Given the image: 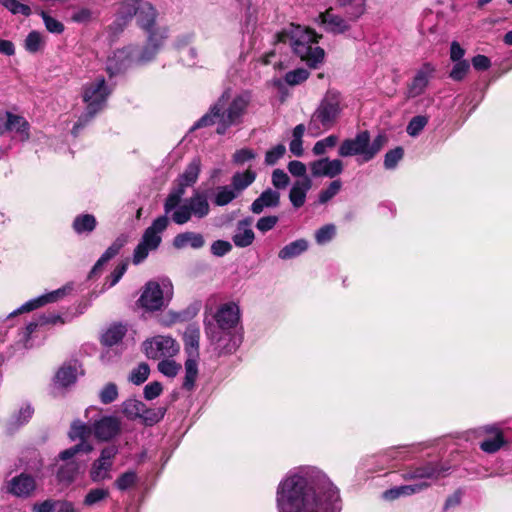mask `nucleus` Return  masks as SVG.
Instances as JSON below:
<instances>
[{
  "label": "nucleus",
  "mask_w": 512,
  "mask_h": 512,
  "mask_svg": "<svg viewBox=\"0 0 512 512\" xmlns=\"http://www.w3.org/2000/svg\"><path fill=\"white\" fill-rule=\"evenodd\" d=\"M205 240L202 234L187 231L176 235L173 239V246L177 249H183L191 247L193 249H199L203 247Z\"/></svg>",
  "instance_id": "obj_27"
},
{
  "label": "nucleus",
  "mask_w": 512,
  "mask_h": 512,
  "mask_svg": "<svg viewBox=\"0 0 512 512\" xmlns=\"http://www.w3.org/2000/svg\"><path fill=\"white\" fill-rule=\"evenodd\" d=\"M427 123H428L427 116L417 115L409 121L406 131L410 136L416 137L421 133V131L424 129V127L427 125Z\"/></svg>",
  "instance_id": "obj_51"
},
{
  "label": "nucleus",
  "mask_w": 512,
  "mask_h": 512,
  "mask_svg": "<svg viewBox=\"0 0 512 512\" xmlns=\"http://www.w3.org/2000/svg\"><path fill=\"white\" fill-rule=\"evenodd\" d=\"M318 21L324 30L333 34H341L349 30L350 19H345L334 13L332 8L318 15Z\"/></svg>",
  "instance_id": "obj_18"
},
{
  "label": "nucleus",
  "mask_w": 512,
  "mask_h": 512,
  "mask_svg": "<svg viewBox=\"0 0 512 512\" xmlns=\"http://www.w3.org/2000/svg\"><path fill=\"white\" fill-rule=\"evenodd\" d=\"M239 195L230 185L218 186L213 193V203L217 206H226Z\"/></svg>",
  "instance_id": "obj_37"
},
{
  "label": "nucleus",
  "mask_w": 512,
  "mask_h": 512,
  "mask_svg": "<svg viewBox=\"0 0 512 512\" xmlns=\"http://www.w3.org/2000/svg\"><path fill=\"white\" fill-rule=\"evenodd\" d=\"M433 73H434V67L429 63L424 64L416 72L411 83L408 85L407 96L409 98H415V97L421 95L425 91L426 87L428 86V83H429L430 79L432 78Z\"/></svg>",
  "instance_id": "obj_21"
},
{
  "label": "nucleus",
  "mask_w": 512,
  "mask_h": 512,
  "mask_svg": "<svg viewBox=\"0 0 512 512\" xmlns=\"http://www.w3.org/2000/svg\"><path fill=\"white\" fill-rule=\"evenodd\" d=\"M339 113V95L336 92L328 91L310 118L308 123L309 134L316 137L330 129L334 125Z\"/></svg>",
  "instance_id": "obj_8"
},
{
  "label": "nucleus",
  "mask_w": 512,
  "mask_h": 512,
  "mask_svg": "<svg viewBox=\"0 0 512 512\" xmlns=\"http://www.w3.org/2000/svg\"><path fill=\"white\" fill-rule=\"evenodd\" d=\"M36 488V479L25 472L12 477L6 482V491L18 498H29Z\"/></svg>",
  "instance_id": "obj_15"
},
{
  "label": "nucleus",
  "mask_w": 512,
  "mask_h": 512,
  "mask_svg": "<svg viewBox=\"0 0 512 512\" xmlns=\"http://www.w3.org/2000/svg\"><path fill=\"white\" fill-rule=\"evenodd\" d=\"M200 168L201 161L199 158L195 157L179 176L178 187L166 198L164 204L165 215L156 218L151 226L144 231L140 242L134 250L132 261L135 265L142 263L147 258L150 251H154L159 247L162 241L161 234L169 224L167 215L179 204L185 193V188L196 183Z\"/></svg>",
  "instance_id": "obj_2"
},
{
  "label": "nucleus",
  "mask_w": 512,
  "mask_h": 512,
  "mask_svg": "<svg viewBox=\"0 0 512 512\" xmlns=\"http://www.w3.org/2000/svg\"><path fill=\"white\" fill-rule=\"evenodd\" d=\"M121 430V421L115 416H103L92 424L94 436L100 441H108Z\"/></svg>",
  "instance_id": "obj_17"
},
{
  "label": "nucleus",
  "mask_w": 512,
  "mask_h": 512,
  "mask_svg": "<svg viewBox=\"0 0 512 512\" xmlns=\"http://www.w3.org/2000/svg\"><path fill=\"white\" fill-rule=\"evenodd\" d=\"M251 101L250 92H233L228 88L223 91L209 111L193 125V129L216 124V132L223 135L230 127L240 125L243 122Z\"/></svg>",
  "instance_id": "obj_3"
},
{
  "label": "nucleus",
  "mask_w": 512,
  "mask_h": 512,
  "mask_svg": "<svg viewBox=\"0 0 512 512\" xmlns=\"http://www.w3.org/2000/svg\"><path fill=\"white\" fill-rule=\"evenodd\" d=\"M138 482L137 473L133 470L126 471L118 476V478L114 482V486L119 491H127L128 489L134 487Z\"/></svg>",
  "instance_id": "obj_46"
},
{
  "label": "nucleus",
  "mask_w": 512,
  "mask_h": 512,
  "mask_svg": "<svg viewBox=\"0 0 512 512\" xmlns=\"http://www.w3.org/2000/svg\"><path fill=\"white\" fill-rule=\"evenodd\" d=\"M448 468H444L438 463H426L420 466L411 467L403 473L406 481L413 483L407 485L396 486L383 493L386 500H395L401 496H410L426 490L431 482L437 480L443 472Z\"/></svg>",
  "instance_id": "obj_6"
},
{
  "label": "nucleus",
  "mask_w": 512,
  "mask_h": 512,
  "mask_svg": "<svg viewBox=\"0 0 512 512\" xmlns=\"http://www.w3.org/2000/svg\"><path fill=\"white\" fill-rule=\"evenodd\" d=\"M79 374V365L75 362H69L59 368L55 375V384L60 387H68L76 382Z\"/></svg>",
  "instance_id": "obj_25"
},
{
  "label": "nucleus",
  "mask_w": 512,
  "mask_h": 512,
  "mask_svg": "<svg viewBox=\"0 0 512 512\" xmlns=\"http://www.w3.org/2000/svg\"><path fill=\"white\" fill-rule=\"evenodd\" d=\"M97 226V220L94 215L83 213L77 215L72 222V229L77 235H89Z\"/></svg>",
  "instance_id": "obj_29"
},
{
  "label": "nucleus",
  "mask_w": 512,
  "mask_h": 512,
  "mask_svg": "<svg viewBox=\"0 0 512 512\" xmlns=\"http://www.w3.org/2000/svg\"><path fill=\"white\" fill-rule=\"evenodd\" d=\"M93 449L89 442H80L59 454V459L65 462L73 461L72 458L78 453H89Z\"/></svg>",
  "instance_id": "obj_48"
},
{
  "label": "nucleus",
  "mask_w": 512,
  "mask_h": 512,
  "mask_svg": "<svg viewBox=\"0 0 512 512\" xmlns=\"http://www.w3.org/2000/svg\"><path fill=\"white\" fill-rule=\"evenodd\" d=\"M133 53L134 50L130 45H128L121 49H117L112 53V55L108 56L106 61V71L110 77L116 76L135 65Z\"/></svg>",
  "instance_id": "obj_14"
},
{
  "label": "nucleus",
  "mask_w": 512,
  "mask_h": 512,
  "mask_svg": "<svg viewBox=\"0 0 512 512\" xmlns=\"http://www.w3.org/2000/svg\"><path fill=\"white\" fill-rule=\"evenodd\" d=\"M172 297V282L167 278H163L159 281L147 282L143 287L138 303L147 311H158L166 307Z\"/></svg>",
  "instance_id": "obj_9"
},
{
  "label": "nucleus",
  "mask_w": 512,
  "mask_h": 512,
  "mask_svg": "<svg viewBox=\"0 0 512 512\" xmlns=\"http://www.w3.org/2000/svg\"><path fill=\"white\" fill-rule=\"evenodd\" d=\"M286 148L282 144H278L272 149L268 150L265 155V163L267 165H274L277 161L284 156Z\"/></svg>",
  "instance_id": "obj_63"
},
{
  "label": "nucleus",
  "mask_w": 512,
  "mask_h": 512,
  "mask_svg": "<svg viewBox=\"0 0 512 512\" xmlns=\"http://www.w3.org/2000/svg\"><path fill=\"white\" fill-rule=\"evenodd\" d=\"M241 311L237 303L220 304L213 314L215 325L207 327V334L216 348L225 354L235 352L242 343Z\"/></svg>",
  "instance_id": "obj_4"
},
{
  "label": "nucleus",
  "mask_w": 512,
  "mask_h": 512,
  "mask_svg": "<svg viewBox=\"0 0 512 512\" xmlns=\"http://www.w3.org/2000/svg\"><path fill=\"white\" fill-rule=\"evenodd\" d=\"M166 413V409L163 407L158 408H147L144 405L143 413L141 414L140 420L146 426H153L163 419Z\"/></svg>",
  "instance_id": "obj_44"
},
{
  "label": "nucleus",
  "mask_w": 512,
  "mask_h": 512,
  "mask_svg": "<svg viewBox=\"0 0 512 512\" xmlns=\"http://www.w3.org/2000/svg\"><path fill=\"white\" fill-rule=\"evenodd\" d=\"M117 452L116 446H107L101 450L100 456L93 461L89 470L92 482L100 483L112 478L111 471Z\"/></svg>",
  "instance_id": "obj_11"
},
{
  "label": "nucleus",
  "mask_w": 512,
  "mask_h": 512,
  "mask_svg": "<svg viewBox=\"0 0 512 512\" xmlns=\"http://www.w3.org/2000/svg\"><path fill=\"white\" fill-rule=\"evenodd\" d=\"M34 414V408L29 403H24L19 410L15 412L10 419L9 425L12 429H17L29 422Z\"/></svg>",
  "instance_id": "obj_39"
},
{
  "label": "nucleus",
  "mask_w": 512,
  "mask_h": 512,
  "mask_svg": "<svg viewBox=\"0 0 512 512\" xmlns=\"http://www.w3.org/2000/svg\"><path fill=\"white\" fill-rule=\"evenodd\" d=\"M149 372V366L146 363H141L132 370L129 375V380L135 385H140L147 380Z\"/></svg>",
  "instance_id": "obj_55"
},
{
  "label": "nucleus",
  "mask_w": 512,
  "mask_h": 512,
  "mask_svg": "<svg viewBox=\"0 0 512 512\" xmlns=\"http://www.w3.org/2000/svg\"><path fill=\"white\" fill-rule=\"evenodd\" d=\"M93 449L89 442H80L59 454V459L65 462L73 461L72 458L78 453H89Z\"/></svg>",
  "instance_id": "obj_47"
},
{
  "label": "nucleus",
  "mask_w": 512,
  "mask_h": 512,
  "mask_svg": "<svg viewBox=\"0 0 512 512\" xmlns=\"http://www.w3.org/2000/svg\"><path fill=\"white\" fill-rule=\"evenodd\" d=\"M278 43H288L293 52L308 66L316 68L324 59L325 52L318 46V38L313 30L290 24L277 33Z\"/></svg>",
  "instance_id": "obj_5"
},
{
  "label": "nucleus",
  "mask_w": 512,
  "mask_h": 512,
  "mask_svg": "<svg viewBox=\"0 0 512 512\" xmlns=\"http://www.w3.org/2000/svg\"><path fill=\"white\" fill-rule=\"evenodd\" d=\"M251 225V218H246L238 222L235 233L232 237V240L237 247L244 248L253 243L255 234Z\"/></svg>",
  "instance_id": "obj_23"
},
{
  "label": "nucleus",
  "mask_w": 512,
  "mask_h": 512,
  "mask_svg": "<svg viewBox=\"0 0 512 512\" xmlns=\"http://www.w3.org/2000/svg\"><path fill=\"white\" fill-rule=\"evenodd\" d=\"M130 47L134 50L133 58L135 59L136 66H142L151 62L159 52L148 42L143 46L130 45Z\"/></svg>",
  "instance_id": "obj_33"
},
{
  "label": "nucleus",
  "mask_w": 512,
  "mask_h": 512,
  "mask_svg": "<svg viewBox=\"0 0 512 512\" xmlns=\"http://www.w3.org/2000/svg\"><path fill=\"white\" fill-rule=\"evenodd\" d=\"M309 248V243L307 240L301 238L297 239L295 241H292L285 245L283 248L280 249L278 252V257L281 260H289L293 259L295 257L300 256L304 252H306Z\"/></svg>",
  "instance_id": "obj_30"
},
{
  "label": "nucleus",
  "mask_w": 512,
  "mask_h": 512,
  "mask_svg": "<svg viewBox=\"0 0 512 512\" xmlns=\"http://www.w3.org/2000/svg\"><path fill=\"white\" fill-rule=\"evenodd\" d=\"M144 30L148 34L147 42L156 48L157 51H160L169 36L168 28L165 26H152V28Z\"/></svg>",
  "instance_id": "obj_35"
},
{
  "label": "nucleus",
  "mask_w": 512,
  "mask_h": 512,
  "mask_svg": "<svg viewBox=\"0 0 512 512\" xmlns=\"http://www.w3.org/2000/svg\"><path fill=\"white\" fill-rule=\"evenodd\" d=\"M200 330L196 327H188L183 335L184 349L187 358L199 357Z\"/></svg>",
  "instance_id": "obj_28"
},
{
  "label": "nucleus",
  "mask_w": 512,
  "mask_h": 512,
  "mask_svg": "<svg viewBox=\"0 0 512 512\" xmlns=\"http://www.w3.org/2000/svg\"><path fill=\"white\" fill-rule=\"evenodd\" d=\"M110 496V492L108 488L105 487H95L90 489L84 499H83V505L85 507H94L102 502H105Z\"/></svg>",
  "instance_id": "obj_38"
},
{
  "label": "nucleus",
  "mask_w": 512,
  "mask_h": 512,
  "mask_svg": "<svg viewBox=\"0 0 512 512\" xmlns=\"http://www.w3.org/2000/svg\"><path fill=\"white\" fill-rule=\"evenodd\" d=\"M194 39V34L192 32H185L179 34L173 42L174 48L180 53L192 43Z\"/></svg>",
  "instance_id": "obj_64"
},
{
  "label": "nucleus",
  "mask_w": 512,
  "mask_h": 512,
  "mask_svg": "<svg viewBox=\"0 0 512 512\" xmlns=\"http://www.w3.org/2000/svg\"><path fill=\"white\" fill-rule=\"evenodd\" d=\"M342 187V183L340 180H334L332 181L328 188L325 190H322L319 194L318 201L320 204H325L329 200H331L334 196H336L340 189Z\"/></svg>",
  "instance_id": "obj_60"
},
{
  "label": "nucleus",
  "mask_w": 512,
  "mask_h": 512,
  "mask_svg": "<svg viewBox=\"0 0 512 512\" xmlns=\"http://www.w3.org/2000/svg\"><path fill=\"white\" fill-rule=\"evenodd\" d=\"M387 142V138L383 134L377 135L373 141H368L366 159L372 160L384 147Z\"/></svg>",
  "instance_id": "obj_53"
},
{
  "label": "nucleus",
  "mask_w": 512,
  "mask_h": 512,
  "mask_svg": "<svg viewBox=\"0 0 512 512\" xmlns=\"http://www.w3.org/2000/svg\"><path fill=\"white\" fill-rule=\"evenodd\" d=\"M341 7L347 8L349 19L356 21L365 12V0H337Z\"/></svg>",
  "instance_id": "obj_41"
},
{
  "label": "nucleus",
  "mask_w": 512,
  "mask_h": 512,
  "mask_svg": "<svg viewBox=\"0 0 512 512\" xmlns=\"http://www.w3.org/2000/svg\"><path fill=\"white\" fill-rule=\"evenodd\" d=\"M280 204V193L277 190L268 188L251 204V211L260 214L265 208H276Z\"/></svg>",
  "instance_id": "obj_22"
},
{
  "label": "nucleus",
  "mask_w": 512,
  "mask_h": 512,
  "mask_svg": "<svg viewBox=\"0 0 512 512\" xmlns=\"http://www.w3.org/2000/svg\"><path fill=\"white\" fill-rule=\"evenodd\" d=\"M8 131H15L21 141L29 139V123L21 116L7 112Z\"/></svg>",
  "instance_id": "obj_31"
},
{
  "label": "nucleus",
  "mask_w": 512,
  "mask_h": 512,
  "mask_svg": "<svg viewBox=\"0 0 512 512\" xmlns=\"http://www.w3.org/2000/svg\"><path fill=\"white\" fill-rule=\"evenodd\" d=\"M197 360L198 358H187L185 362V377L183 381V388L187 391L193 390L198 377Z\"/></svg>",
  "instance_id": "obj_40"
},
{
  "label": "nucleus",
  "mask_w": 512,
  "mask_h": 512,
  "mask_svg": "<svg viewBox=\"0 0 512 512\" xmlns=\"http://www.w3.org/2000/svg\"><path fill=\"white\" fill-rule=\"evenodd\" d=\"M43 46V39L39 32H30L25 39V49L30 53L38 52Z\"/></svg>",
  "instance_id": "obj_59"
},
{
  "label": "nucleus",
  "mask_w": 512,
  "mask_h": 512,
  "mask_svg": "<svg viewBox=\"0 0 512 512\" xmlns=\"http://www.w3.org/2000/svg\"><path fill=\"white\" fill-rule=\"evenodd\" d=\"M256 179V173L252 170L245 172H237L233 175L231 180V187L240 195L246 188H248Z\"/></svg>",
  "instance_id": "obj_36"
},
{
  "label": "nucleus",
  "mask_w": 512,
  "mask_h": 512,
  "mask_svg": "<svg viewBox=\"0 0 512 512\" xmlns=\"http://www.w3.org/2000/svg\"><path fill=\"white\" fill-rule=\"evenodd\" d=\"M124 245V241L121 240V239H117L115 240L107 249L106 251L102 254V256L98 259V261L95 263V265L93 266L91 272H90V275L89 277L90 278H93L94 276H96V274L98 272L101 271V269L103 268V266L110 260L112 259L114 256H116L119 251L121 250V248L123 247Z\"/></svg>",
  "instance_id": "obj_32"
},
{
  "label": "nucleus",
  "mask_w": 512,
  "mask_h": 512,
  "mask_svg": "<svg viewBox=\"0 0 512 512\" xmlns=\"http://www.w3.org/2000/svg\"><path fill=\"white\" fill-rule=\"evenodd\" d=\"M180 369L181 365L170 358L163 359L158 363V370L167 377H175Z\"/></svg>",
  "instance_id": "obj_56"
},
{
  "label": "nucleus",
  "mask_w": 512,
  "mask_h": 512,
  "mask_svg": "<svg viewBox=\"0 0 512 512\" xmlns=\"http://www.w3.org/2000/svg\"><path fill=\"white\" fill-rule=\"evenodd\" d=\"M144 352L148 358H171L179 351V345L170 336L158 335L143 344Z\"/></svg>",
  "instance_id": "obj_12"
},
{
  "label": "nucleus",
  "mask_w": 512,
  "mask_h": 512,
  "mask_svg": "<svg viewBox=\"0 0 512 512\" xmlns=\"http://www.w3.org/2000/svg\"><path fill=\"white\" fill-rule=\"evenodd\" d=\"M485 431L492 437L487 438L480 443L481 450L489 454L499 451L505 445L502 432L495 426H487Z\"/></svg>",
  "instance_id": "obj_26"
},
{
  "label": "nucleus",
  "mask_w": 512,
  "mask_h": 512,
  "mask_svg": "<svg viewBox=\"0 0 512 512\" xmlns=\"http://www.w3.org/2000/svg\"><path fill=\"white\" fill-rule=\"evenodd\" d=\"M336 235V226L326 224L315 231V241L318 245H325L333 240Z\"/></svg>",
  "instance_id": "obj_49"
},
{
  "label": "nucleus",
  "mask_w": 512,
  "mask_h": 512,
  "mask_svg": "<svg viewBox=\"0 0 512 512\" xmlns=\"http://www.w3.org/2000/svg\"><path fill=\"white\" fill-rule=\"evenodd\" d=\"M309 77V72L306 69L298 68L286 73L285 81L287 84L294 86L304 82Z\"/></svg>",
  "instance_id": "obj_61"
},
{
  "label": "nucleus",
  "mask_w": 512,
  "mask_h": 512,
  "mask_svg": "<svg viewBox=\"0 0 512 512\" xmlns=\"http://www.w3.org/2000/svg\"><path fill=\"white\" fill-rule=\"evenodd\" d=\"M311 173L314 177L334 178L343 171V162L340 159L322 158L310 164Z\"/></svg>",
  "instance_id": "obj_20"
},
{
  "label": "nucleus",
  "mask_w": 512,
  "mask_h": 512,
  "mask_svg": "<svg viewBox=\"0 0 512 512\" xmlns=\"http://www.w3.org/2000/svg\"><path fill=\"white\" fill-rule=\"evenodd\" d=\"M118 397V387L114 383H107L99 392V399L103 404H110Z\"/></svg>",
  "instance_id": "obj_57"
},
{
  "label": "nucleus",
  "mask_w": 512,
  "mask_h": 512,
  "mask_svg": "<svg viewBox=\"0 0 512 512\" xmlns=\"http://www.w3.org/2000/svg\"><path fill=\"white\" fill-rule=\"evenodd\" d=\"M210 212V205L205 194L195 191L193 195L179 204L169 213L174 223L183 225L194 216L198 219L206 217Z\"/></svg>",
  "instance_id": "obj_10"
},
{
  "label": "nucleus",
  "mask_w": 512,
  "mask_h": 512,
  "mask_svg": "<svg viewBox=\"0 0 512 512\" xmlns=\"http://www.w3.org/2000/svg\"><path fill=\"white\" fill-rule=\"evenodd\" d=\"M72 290L71 285H65L59 289H56L54 291L48 292L46 294H43L41 296H38L34 299H31L24 303L21 307H19L16 311L12 312L10 316H14L19 313L23 312H30L32 310H35L37 308H40L46 304L49 303H55L61 299H63L66 295H68Z\"/></svg>",
  "instance_id": "obj_16"
},
{
  "label": "nucleus",
  "mask_w": 512,
  "mask_h": 512,
  "mask_svg": "<svg viewBox=\"0 0 512 512\" xmlns=\"http://www.w3.org/2000/svg\"><path fill=\"white\" fill-rule=\"evenodd\" d=\"M338 142L336 135H329L328 137L317 141L312 149L313 153L317 156L326 153L327 149L333 148Z\"/></svg>",
  "instance_id": "obj_58"
},
{
  "label": "nucleus",
  "mask_w": 512,
  "mask_h": 512,
  "mask_svg": "<svg viewBox=\"0 0 512 512\" xmlns=\"http://www.w3.org/2000/svg\"><path fill=\"white\" fill-rule=\"evenodd\" d=\"M404 156V150L402 147H396L388 151L384 156V167L387 170L395 169L399 161Z\"/></svg>",
  "instance_id": "obj_52"
},
{
  "label": "nucleus",
  "mask_w": 512,
  "mask_h": 512,
  "mask_svg": "<svg viewBox=\"0 0 512 512\" xmlns=\"http://www.w3.org/2000/svg\"><path fill=\"white\" fill-rule=\"evenodd\" d=\"M40 15H41V17H42V19L44 21L46 29L49 32L57 33V34H60V33L63 32L64 25L60 21H58L57 19L51 17L50 15H48L44 11H41Z\"/></svg>",
  "instance_id": "obj_62"
},
{
  "label": "nucleus",
  "mask_w": 512,
  "mask_h": 512,
  "mask_svg": "<svg viewBox=\"0 0 512 512\" xmlns=\"http://www.w3.org/2000/svg\"><path fill=\"white\" fill-rule=\"evenodd\" d=\"M112 90V86L107 84L103 76H98L83 85L82 100L86 107L73 126L72 134L74 136H77L80 128L84 127L97 113L104 109Z\"/></svg>",
  "instance_id": "obj_7"
},
{
  "label": "nucleus",
  "mask_w": 512,
  "mask_h": 512,
  "mask_svg": "<svg viewBox=\"0 0 512 512\" xmlns=\"http://www.w3.org/2000/svg\"><path fill=\"white\" fill-rule=\"evenodd\" d=\"M369 140V132L361 131L354 138L345 139L339 146L338 154L341 157L360 156L358 159L360 164L368 162L366 153Z\"/></svg>",
  "instance_id": "obj_13"
},
{
  "label": "nucleus",
  "mask_w": 512,
  "mask_h": 512,
  "mask_svg": "<svg viewBox=\"0 0 512 512\" xmlns=\"http://www.w3.org/2000/svg\"><path fill=\"white\" fill-rule=\"evenodd\" d=\"M275 506L277 512H340V491L323 470L301 465L279 481Z\"/></svg>",
  "instance_id": "obj_1"
},
{
  "label": "nucleus",
  "mask_w": 512,
  "mask_h": 512,
  "mask_svg": "<svg viewBox=\"0 0 512 512\" xmlns=\"http://www.w3.org/2000/svg\"><path fill=\"white\" fill-rule=\"evenodd\" d=\"M127 4L129 3L125 0L120 1L117 15L107 28L110 41H115L118 38L134 16L135 11L133 9H128Z\"/></svg>",
  "instance_id": "obj_19"
},
{
  "label": "nucleus",
  "mask_w": 512,
  "mask_h": 512,
  "mask_svg": "<svg viewBox=\"0 0 512 512\" xmlns=\"http://www.w3.org/2000/svg\"><path fill=\"white\" fill-rule=\"evenodd\" d=\"M126 332V326L122 324H113L102 334L101 343L104 346L112 347L123 339Z\"/></svg>",
  "instance_id": "obj_34"
},
{
  "label": "nucleus",
  "mask_w": 512,
  "mask_h": 512,
  "mask_svg": "<svg viewBox=\"0 0 512 512\" xmlns=\"http://www.w3.org/2000/svg\"><path fill=\"white\" fill-rule=\"evenodd\" d=\"M0 4L14 15H31V8L27 4L21 3L18 0H0Z\"/></svg>",
  "instance_id": "obj_50"
},
{
  "label": "nucleus",
  "mask_w": 512,
  "mask_h": 512,
  "mask_svg": "<svg viewBox=\"0 0 512 512\" xmlns=\"http://www.w3.org/2000/svg\"><path fill=\"white\" fill-rule=\"evenodd\" d=\"M144 405L142 401L137 399H128L122 403V412L129 419H140Z\"/></svg>",
  "instance_id": "obj_43"
},
{
  "label": "nucleus",
  "mask_w": 512,
  "mask_h": 512,
  "mask_svg": "<svg viewBox=\"0 0 512 512\" xmlns=\"http://www.w3.org/2000/svg\"><path fill=\"white\" fill-rule=\"evenodd\" d=\"M128 267L127 261H124L116 266V268L113 270V272L107 277L106 282L103 286V290L109 289L113 286H115L122 276L125 274Z\"/></svg>",
  "instance_id": "obj_54"
},
{
  "label": "nucleus",
  "mask_w": 512,
  "mask_h": 512,
  "mask_svg": "<svg viewBox=\"0 0 512 512\" xmlns=\"http://www.w3.org/2000/svg\"><path fill=\"white\" fill-rule=\"evenodd\" d=\"M93 434L92 426L81 421H74L71 425L69 436L72 440L79 439L80 442H88L87 439Z\"/></svg>",
  "instance_id": "obj_45"
},
{
  "label": "nucleus",
  "mask_w": 512,
  "mask_h": 512,
  "mask_svg": "<svg viewBox=\"0 0 512 512\" xmlns=\"http://www.w3.org/2000/svg\"><path fill=\"white\" fill-rule=\"evenodd\" d=\"M78 471L79 464L75 461H68L59 468L57 478L62 483L70 484L75 480Z\"/></svg>",
  "instance_id": "obj_42"
},
{
  "label": "nucleus",
  "mask_w": 512,
  "mask_h": 512,
  "mask_svg": "<svg viewBox=\"0 0 512 512\" xmlns=\"http://www.w3.org/2000/svg\"><path fill=\"white\" fill-rule=\"evenodd\" d=\"M311 186L312 182L309 177H304L294 182L289 193V199L295 208H300L304 205L306 194Z\"/></svg>",
  "instance_id": "obj_24"
}]
</instances>
